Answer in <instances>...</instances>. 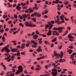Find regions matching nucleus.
Instances as JSON below:
<instances>
[{"mask_svg": "<svg viewBox=\"0 0 76 76\" xmlns=\"http://www.w3.org/2000/svg\"><path fill=\"white\" fill-rule=\"evenodd\" d=\"M64 29V27H58L57 28L54 27L53 28V30H56V31H58V32L59 33H61V32H62V30Z\"/></svg>", "mask_w": 76, "mask_h": 76, "instance_id": "1", "label": "nucleus"}, {"mask_svg": "<svg viewBox=\"0 0 76 76\" xmlns=\"http://www.w3.org/2000/svg\"><path fill=\"white\" fill-rule=\"evenodd\" d=\"M18 69L17 70V72L15 73V74L18 75V74H19L20 73V72L23 71V69H22V67L21 66H19L18 67Z\"/></svg>", "mask_w": 76, "mask_h": 76, "instance_id": "2", "label": "nucleus"}, {"mask_svg": "<svg viewBox=\"0 0 76 76\" xmlns=\"http://www.w3.org/2000/svg\"><path fill=\"white\" fill-rule=\"evenodd\" d=\"M31 42L34 44V45H32V47L33 48H37V45H38V43H36L35 42V41L34 40H31Z\"/></svg>", "mask_w": 76, "mask_h": 76, "instance_id": "3", "label": "nucleus"}, {"mask_svg": "<svg viewBox=\"0 0 76 76\" xmlns=\"http://www.w3.org/2000/svg\"><path fill=\"white\" fill-rule=\"evenodd\" d=\"M48 24H49V26L50 27L49 28V33H51V30L50 29H51L52 27L53 26V25L52 24H51V23H50V22H48Z\"/></svg>", "mask_w": 76, "mask_h": 76, "instance_id": "4", "label": "nucleus"}, {"mask_svg": "<svg viewBox=\"0 0 76 76\" xmlns=\"http://www.w3.org/2000/svg\"><path fill=\"white\" fill-rule=\"evenodd\" d=\"M68 37L69 38V41H73V39H74L75 38L73 37V36H72V34H69L68 35Z\"/></svg>", "mask_w": 76, "mask_h": 76, "instance_id": "5", "label": "nucleus"}, {"mask_svg": "<svg viewBox=\"0 0 76 76\" xmlns=\"http://www.w3.org/2000/svg\"><path fill=\"white\" fill-rule=\"evenodd\" d=\"M54 56L55 57H56L57 58H58L59 57H60V55L59 54H58L57 53V51H54Z\"/></svg>", "mask_w": 76, "mask_h": 76, "instance_id": "6", "label": "nucleus"}, {"mask_svg": "<svg viewBox=\"0 0 76 76\" xmlns=\"http://www.w3.org/2000/svg\"><path fill=\"white\" fill-rule=\"evenodd\" d=\"M57 73H58V72L57 71H53L52 72V74L53 75L52 76H57Z\"/></svg>", "mask_w": 76, "mask_h": 76, "instance_id": "7", "label": "nucleus"}, {"mask_svg": "<svg viewBox=\"0 0 76 76\" xmlns=\"http://www.w3.org/2000/svg\"><path fill=\"white\" fill-rule=\"evenodd\" d=\"M34 15L35 16H37L38 17V18L41 17V14H38V13H35V12H34Z\"/></svg>", "mask_w": 76, "mask_h": 76, "instance_id": "8", "label": "nucleus"}, {"mask_svg": "<svg viewBox=\"0 0 76 76\" xmlns=\"http://www.w3.org/2000/svg\"><path fill=\"white\" fill-rule=\"evenodd\" d=\"M4 50H5L7 51V53H10V51L9 49H8V48H7V47H4Z\"/></svg>", "mask_w": 76, "mask_h": 76, "instance_id": "9", "label": "nucleus"}, {"mask_svg": "<svg viewBox=\"0 0 76 76\" xmlns=\"http://www.w3.org/2000/svg\"><path fill=\"white\" fill-rule=\"evenodd\" d=\"M53 35H56L57 36H58V35H59V33H58V32H57V31H53Z\"/></svg>", "mask_w": 76, "mask_h": 76, "instance_id": "10", "label": "nucleus"}, {"mask_svg": "<svg viewBox=\"0 0 76 76\" xmlns=\"http://www.w3.org/2000/svg\"><path fill=\"white\" fill-rule=\"evenodd\" d=\"M25 45H26V44L25 43H22L21 44V46L20 48L21 49H23L25 47Z\"/></svg>", "mask_w": 76, "mask_h": 76, "instance_id": "11", "label": "nucleus"}, {"mask_svg": "<svg viewBox=\"0 0 76 76\" xmlns=\"http://www.w3.org/2000/svg\"><path fill=\"white\" fill-rule=\"evenodd\" d=\"M38 52L39 53L40 51H42V49L41 48V46H39L37 50Z\"/></svg>", "mask_w": 76, "mask_h": 76, "instance_id": "12", "label": "nucleus"}, {"mask_svg": "<svg viewBox=\"0 0 76 76\" xmlns=\"http://www.w3.org/2000/svg\"><path fill=\"white\" fill-rule=\"evenodd\" d=\"M12 51L13 52H18V48H13L12 49Z\"/></svg>", "mask_w": 76, "mask_h": 76, "instance_id": "13", "label": "nucleus"}, {"mask_svg": "<svg viewBox=\"0 0 76 76\" xmlns=\"http://www.w3.org/2000/svg\"><path fill=\"white\" fill-rule=\"evenodd\" d=\"M75 55H76V53H73L71 55V56L70 57V58H73L74 57L73 56H75Z\"/></svg>", "mask_w": 76, "mask_h": 76, "instance_id": "14", "label": "nucleus"}, {"mask_svg": "<svg viewBox=\"0 0 76 76\" xmlns=\"http://www.w3.org/2000/svg\"><path fill=\"white\" fill-rule=\"evenodd\" d=\"M38 37V36L37 34H35L33 36V38L34 39H36Z\"/></svg>", "mask_w": 76, "mask_h": 76, "instance_id": "15", "label": "nucleus"}, {"mask_svg": "<svg viewBox=\"0 0 76 76\" xmlns=\"http://www.w3.org/2000/svg\"><path fill=\"white\" fill-rule=\"evenodd\" d=\"M63 17H64V15H61V16L60 17V19H61V20H64V19L63 18Z\"/></svg>", "mask_w": 76, "mask_h": 76, "instance_id": "16", "label": "nucleus"}, {"mask_svg": "<svg viewBox=\"0 0 76 76\" xmlns=\"http://www.w3.org/2000/svg\"><path fill=\"white\" fill-rule=\"evenodd\" d=\"M68 52L69 54H71L73 53V50H72L69 49L68 50Z\"/></svg>", "mask_w": 76, "mask_h": 76, "instance_id": "17", "label": "nucleus"}, {"mask_svg": "<svg viewBox=\"0 0 76 76\" xmlns=\"http://www.w3.org/2000/svg\"><path fill=\"white\" fill-rule=\"evenodd\" d=\"M16 9L17 10H20V9H21V8L19 6H18V5H17L16 6Z\"/></svg>", "mask_w": 76, "mask_h": 76, "instance_id": "18", "label": "nucleus"}, {"mask_svg": "<svg viewBox=\"0 0 76 76\" xmlns=\"http://www.w3.org/2000/svg\"><path fill=\"white\" fill-rule=\"evenodd\" d=\"M53 3H55V4H58V0H56V1H53Z\"/></svg>", "mask_w": 76, "mask_h": 76, "instance_id": "19", "label": "nucleus"}, {"mask_svg": "<svg viewBox=\"0 0 76 76\" xmlns=\"http://www.w3.org/2000/svg\"><path fill=\"white\" fill-rule=\"evenodd\" d=\"M28 9V10H29L30 12H29V13H31V12H33V11L32 10V9L31 8L29 9Z\"/></svg>", "mask_w": 76, "mask_h": 76, "instance_id": "20", "label": "nucleus"}, {"mask_svg": "<svg viewBox=\"0 0 76 76\" xmlns=\"http://www.w3.org/2000/svg\"><path fill=\"white\" fill-rule=\"evenodd\" d=\"M7 18V15H3V19H6Z\"/></svg>", "mask_w": 76, "mask_h": 76, "instance_id": "21", "label": "nucleus"}, {"mask_svg": "<svg viewBox=\"0 0 76 76\" xmlns=\"http://www.w3.org/2000/svg\"><path fill=\"white\" fill-rule=\"evenodd\" d=\"M26 26H29L30 25V24L29 23V22H27L26 23Z\"/></svg>", "mask_w": 76, "mask_h": 76, "instance_id": "22", "label": "nucleus"}, {"mask_svg": "<svg viewBox=\"0 0 76 76\" xmlns=\"http://www.w3.org/2000/svg\"><path fill=\"white\" fill-rule=\"evenodd\" d=\"M63 52H62L61 53V55L60 56V58H62L63 57Z\"/></svg>", "mask_w": 76, "mask_h": 76, "instance_id": "23", "label": "nucleus"}, {"mask_svg": "<svg viewBox=\"0 0 76 76\" xmlns=\"http://www.w3.org/2000/svg\"><path fill=\"white\" fill-rule=\"evenodd\" d=\"M20 4H21V5H22V6H25V5H26V3H25L24 4H23V3H21Z\"/></svg>", "mask_w": 76, "mask_h": 76, "instance_id": "24", "label": "nucleus"}, {"mask_svg": "<svg viewBox=\"0 0 76 76\" xmlns=\"http://www.w3.org/2000/svg\"><path fill=\"white\" fill-rule=\"evenodd\" d=\"M57 40V38H54V39H53L52 40V42H54L55 41H56Z\"/></svg>", "mask_w": 76, "mask_h": 76, "instance_id": "25", "label": "nucleus"}, {"mask_svg": "<svg viewBox=\"0 0 76 76\" xmlns=\"http://www.w3.org/2000/svg\"><path fill=\"white\" fill-rule=\"evenodd\" d=\"M51 34L50 33H49V32H48L47 33V35H48V36H50V35H51Z\"/></svg>", "mask_w": 76, "mask_h": 76, "instance_id": "26", "label": "nucleus"}, {"mask_svg": "<svg viewBox=\"0 0 76 76\" xmlns=\"http://www.w3.org/2000/svg\"><path fill=\"white\" fill-rule=\"evenodd\" d=\"M28 8V7L27 6H25V7H23V9L24 10V9H27V8Z\"/></svg>", "mask_w": 76, "mask_h": 76, "instance_id": "27", "label": "nucleus"}, {"mask_svg": "<svg viewBox=\"0 0 76 76\" xmlns=\"http://www.w3.org/2000/svg\"><path fill=\"white\" fill-rule=\"evenodd\" d=\"M48 11L47 10H45V14H47L48 13Z\"/></svg>", "mask_w": 76, "mask_h": 76, "instance_id": "28", "label": "nucleus"}, {"mask_svg": "<svg viewBox=\"0 0 76 76\" xmlns=\"http://www.w3.org/2000/svg\"><path fill=\"white\" fill-rule=\"evenodd\" d=\"M23 18H25V17H26V14H24L23 15Z\"/></svg>", "mask_w": 76, "mask_h": 76, "instance_id": "29", "label": "nucleus"}, {"mask_svg": "<svg viewBox=\"0 0 76 76\" xmlns=\"http://www.w3.org/2000/svg\"><path fill=\"white\" fill-rule=\"evenodd\" d=\"M19 18H20V19H23V17L22 16H21L20 15H19Z\"/></svg>", "mask_w": 76, "mask_h": 76, "instance_id": "30", "label": "nucleus"}, {"mask_svg": "<svg viewBox=\"0 0 76 76\" xmlns=\"http://www.w3.org/2000/svg\"><path fill=\"white\" fill-rule=\"evenodd\" d=\"M64 4H65V5H66V4H68V3H69V2H68V1H66L65 2V3H64Z\"/></svg>", "mask_w": 76, "mask_h": 76, "instance_id": "31", "label": "nucleus"}, {"mask_svg": "<svg viewBox=\"0 0 76 76\" xmlns=\"http://www.w3.org/2000/svg\"><path fill=\"white\" fill-rule=\"evenodd\" d=\"M0 31L2 33H3V29H0Z\"/></svg>", "mask_w": 76, "mask_h": 76, "instance_id": "32", "label": "nucleus"}, {"mask_svg": "<svg viewBox=\"0 0 76 76\" xmlns=\"http://www.w3.org/2000/svg\"><path fill=\"white\" fill-rule=\"evenodd\" d=\"M69 48L70 49H73V46H69Z\"/></svg>", "mask_w": 76, "mask_h": 76, "instance_id": "33", "label": "nucleus"}, {"mask_svg": "<svg viewBox=\"0 0 76 76\" xmlns=\"http://www.w3.org/2000/svg\"><path fill=\"white\" fill-rule=\"evenodd\" d=\"M51 23H50L51 24H54V21H51Z\"/></svg>", "mask_w": 76, "mask_h": 76, "instance_id": "34", "label": "nucleus"}, {"mask_svg": "<svg viewBox=\"0 0 76 76\" xmlns=\"http://www.w3.org/2000/svg\"><path fill=\"white\" fill-rule=\"evenodd\" d=\"M25 12H26V13H29V11L28 10H25Z\"/></svg>", "mask_w": 76, "mask_h": 76, "instance_id": "35", "label": "nucleus"}, {"mask_svg": "<svg viewBox=\"0 0 76 76\" xmlns=\"http://www.w3.org/2000/svg\"><path fill=\"white\" fill-rule=\"evenodd\" d=\"M36 32L37 34H39V32H38V30H36Z\"/></svg>", "mask_w": 76, "mask_h": 76, "instance_id": "36", "label": "nucleus"}, {"mask_svg": "<svg viewBox=\"0 0 76 76\" xmlns=\"http://www.w3.org/2000/svg\"><path fill=\"white\" fill-rule=\"evenodd\" d=\"M34 9L35 10H38V8L37 7H34Z\"/></svg>", "mask_w": 76, "mask_h": 76, "instance_id": "37", "label": "nucleus"}, {"mask_svg": "<svg viewBox=\"0 0 76 76\" xmlns=\"http://www.w3.org/2000/svg\"><path fill=\"white\" fill-rule=\"evenodd\" d=\"M17 56H20V52L17 53Z\"/></svg>", "mask_w": 76, "mask_h": 76, "instance_id": "38", "label": "nucleus"}, {"mask_svg": "<svg viewBox=\"0 0 76 76\" xmlns=\"http://www.w3.org/2000/svg\"><path fill=\"white\" fill-rule=\"evenodd\" d=\"M37 3H41V1H37Z\"/></svg>", "mask_w": 76, "mask_h": 76, "instance_id": "39", "label": "nucleus"}, {"mask_svg": "<svg viewBox=\"0 0 76 76\" xmlns=\"http://www.w3.org/2000/svg\"><path fill=\"white\" fill-rule=\"evenodd\" d=\"M25 54V53L24 52H22L20 53V54H22V55H24Z\"/></svg>", "mask_w": 76, "mask_h": 76, "instance_id": "40", "label": "nucleus"}, {"mask_svg": "<svg viewBox=\"0 0 76 76\" xmlns=\"http://www.w3.org/2000/svg\"><path fill=\"white\" fill-rule=\"evenodd\" d=\"M59 22V20H55V23H57V22Z\"/></svg>", "mask_w": 76, "mask_h": 76, "instance_id": "41", "label": "nucleus"}, {"mask_svg": "<svg viewBox=\"0 0 76 76\" xmlns=\"http://www.w3.org/2000/svg\"><path fill=\"white\" fill-rule=\"evenodd\" d=\"M42 40H40L39 42V44H41L42 43Z\"/></svg>", "mask_w": 76, "mask_h": 76, "instance_id": "42", "label": "nucleus"}, {"mask_svg": "<svg viewBox=\"0 0 76 76\" xmlns=\"http://www.w3.org/2000/svg\"><path fill=\"white\" fill-rule=\"evenodd\" d=\"M45 44H49V43H48L47 41H45Z\"/></svg>", "mask_w": 76, "mask_h": 76, "instance_id": "43", "label": "nucleus"}, {"mask_svg": "<svg viewBox=\"0 0 76 76\" xmlns=\"http://www.w3.org/2000/svg\"><path fill=\"white\" fill-rule=\"evenodd\" d=\"M3 43L1 42L0 43V46H1L2 45H3Z\"/></svg>", "mask_w": 76, "mask_h": 76, "instance_id": "44", "label": "nucleus"}, {"mask_svg": "<svg viewBox=\"0 0 76 76\" xmlns=\"http://www.w3.org/2000/svg\"><path fill=\"white\" fill-rule=\"evenodd\" d=\"M18 31H15L13 32V34H16V33H18Z\"/></svg>", "mask_w": 76, "mask_h": 76, "instance_id": "45", "label": "nucleus"}, {"mask_svg": "<svg viewBox=\"0 0 76 76\" xmlns=\"http://www.w3.org/2000/svg\"><path fill=\"white\" fill-rule=\"evenodd\" d=\"M26 45V46L27 47H29V44H28V43H27Z\"/></svg>", "mask_w": 76, "mask_h": 76, "instance_id": "46", "label": "nucleus"}, {"mask_svg": "<svg viewBox=\"0 0 76 76\" xmlns=\"http://www.w3.org/2000/svg\"><path fill=\"white\" fill-rule=\"evenodd\" d=\"M14 18L15 19H16V18H18V16H17L16 15H14Z\"/></svg>", "mask_w": 76, "mask_h": 76, "instance_id": "47", "label": "nucleus"}, {"mask_svg": "<svg viewBox=\"0 0 76 76\" xmlns=\"http://www.w3.org/2000/svg\"><path fill=\"white\" fill-rule=\"evenodd\" d=\"M46 26H45V27L46 28H48V24H46V25H45Z\"/></svg>", "mask_w": 76, "mask_h": 76, "instance_id": "48", "label": "nucleus"}, {"mask_svg": "<svg viewBox=\"0 0 76 76\" xmlns=\"http://www.w3.org/2000/svg\"><path fill=\"white\" fill-rule=\"evenodd\" d=\"M12 72H15V69H12Z\"/></svg>", "mask_w": 76, "mask_h": 76, "instance_id": "49", "label": "nucleus"}, {"mask_svg": "<svg viewBox=\"0 0 76 76\" xmlns=\"http://www.w3.org/2000/svg\"><path fill=\"white\" fill-rule=\"evenodd\" d=\"M61 71V69H59L58 70V72H60Z\"/></svg>", "mask_w": 76, "mask_h": 76, "instance_id": "50", "label": "nucleus"}, {"mask_svg": "<svg viewBox=\"0 0 76 76\" xmlns=\"http://www.w3.org/2000/svg\"><path fill=\"white\" fill-rule=\"evenodd\" d=\"M16 4H14L13 5V7H16Z\"/></svg>", "mask_w": 76, "mask_h": 76, "instance_id": "51", "label": "nucleus"}, {"mask_svg": "<svg viewBox=\"0 0 76 76\" xmlns=\"http://www.w3.org/2000/svg\"><path fill=\"white\" fill-rule=\"evenodd\" d=\"M17 47L18 48H20V45H18L17 46Z\"/></svg>", "mask_w": 76, "mask_h": 76, "instance_id": "52", "label": "nucleus"}, {"mask_svg": "<svg viewBox=\"0 0 76 76\" xmlns=\"http://www.w3.org/2000/svg\"><path fill=\"white\" fill-rule=\"evenodd\" d=\"M63 60V59H62V58H61L59 60V62H61V61H62V60Z\"/></svg>", "mask_w": 76, "mask_h": 76, "instance_id": "53", "label": "nucleus"}, {"mask_svg": "<svg viewBox=\"0 0 76 76\" xmlns=\"http://www.w3.org/2000/svg\"><path fill=\"white\" fill-rule=\"evenodd\" d=\"M62 45H61L59 47V49H61V48L62 47Z\"/></svg>", "mask_w": 76, "mask_h": 76, "instance_id": "54", "label": "nucleus"}, {"mask_svg": "<svg viewBox=\"0 0 76 76\" xmlns=\"http://www.w3.org/2000/svg\"><path fill=\"white\" fill-rule=\"evenodd\" d=\"M4 50V48L2 49L1 51V52H3V51Z\"/></svg>", "mask_w": 76, "mask_h": 76, "instance_id": "55", "label": "nucleus"}, {"mask_svg": "<svg viewBox=\"0 0 76 76\" xmlns=\"http://www.w3.org/2000/svg\"><path fill=\"white\" fill-rule=\"evenodd\" d=\"M67 29H68V30H70V27H68Z\"/></svg>", "mask_w": 76, "mask_h": 76, "instance_id": "56", "label": "nucleus"}, {"mask_svg": "<svg viewBox=\"0 0 76 76\" xmlns=\"http://www.w3.org/2000/svg\"><path fill=\"white\" fill-rule=\"evenodd\" d=\"M41 59V58H38L37 59V60H38V61H39V60H40Z\"/></svg>", "mask_w": 76, "mask_h": 76, "instance_id": "57", "label": "nucleus"}, {"mask_svg": "<svg viewBox=\"0 0 76 76\" xmlns=\"http://www.w3.org/2000/svg\"><path fill=\"white\" fill-rule=\"evenodd\" d=\"M27 42H28V44H31V43L30 42H29V41H27Z\"/></svg>", "mask_w": 76, "mask_h": 76, "instance_id": "58", "label": "nucleus"}, {"mask_svg": "<svg viewBox=\"0 0 76 76\" xmlns=\"http://www.w3.org/2000/svg\"><path fill=\"white\" fill-rule=\"evenodd\" d=\"M29 27H31V26H33V25L32 24H30Z\"/></svg>", "mask_w": 76, "mask_h": 76, "instance_id": "59", "label": "nucleus"}, {"mask_svg": "<svg viewBox=\"0 0 76 76\" xmlns=\"http://www.w3.org/2000/svg\"><path fill=\"white\" fill-rule=\"evenodd\" d=\"M68 33V31H66L65 33V34L66 35Z\"/></svg>", "mask_w": 76, "mask_h": 76, "instance_id": "60", "label": "nucleus"}, {"mask_svg": "<svg viewBox=\"0 0 76 76\" xmlns=\"http://www.w3.org/2000/svg\"><path fill=\"white\" fill-rule=\"evenodd\" d=\"M66 61V59H64L62 60V62H64Z\"/></svg>", "mask_w": 76, "mask_h": 76, "instance_id": "61", "label": "nucleus"}, {"mask_svg": "<svg viewBox=\"0 0 76 76\" xmlns=\"http://www.w3.org/2000/svg\"><path fill=\"white\" fill-rule=\"evenodd\" d=\"M15 75V73H13L11 75H10V76H14Z\"/></svg>", "mask_w": 76, "mask_h": 76, "instance_id": "62", "label": "nucleus"}, {"mask_svg": "<svg viewBox=\"0 0 76 76\" xmlns=\"http://www.w3.org/2000/svg\"><path fill=\"white\" fill-rule=\"evenodd\" d=\"M8 23L10 24L12 23V20L9 21Z\"/></svg>", "mask_w": 76, "mask_h": 76, "instance_id": "63", "label": "nucleus"}, {"mask_svg": "<svg viewBox=\"0 0 76 76\" xmlns=\"http://www.w3.org/2000/svg\"><path fill=\"white\" fill-rule=\"evenodd\" d=\"M61 10V8L60 7H58V10Z\"/></svg>", "mask_w": 76, "mask_h": 76, "instance_id": "64", "label": "nucleus"}]
</instances>
